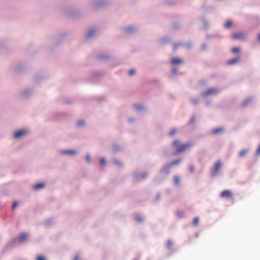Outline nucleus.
I'll return each instance as SVG.
<instances>
[{
	"mask_svg": "<svg viewBox=\"0 0 260 260\" xmlns=\"http://www.w3.org/2000/svg\"><path fill=\"white\" fill-rule=\"evenodd\" d=\"M172 145L176 149L174 154H177L183 152L191 147L192 143H187L186 144H181L178 140H175L172 143Z\"/></svg>",
	"mask_w": 260,
	"mask_h": 260,
	"instance_id": "obj_1",
	"label": "nucleus"
},
{
	"mask_svg": "<svg viewBox=\"0 0 260 260\" xmlns=\"http://www.w3.org/2000/svg\"><path fill=\"white\" fill-rule=\"evenodd\" d=\"M222 166L220 160H218L214 165L213 170L212 172V175L215 176L217 175Z\"/></svg>",
	"mask_w": 260,
	"mask_h": 260,
	"instance_id": "obj_2",
	"label": "nucleus"
},
{
	"mask_svg": "<svg viewBox=\"0 0 260 260\" xmlns=\"http://www.w3.org/2000/svg\"><path fill=\"white\" fill-rule=\"evenodd\" d=\"M219 91L216 88H209L205 92L202 93L204 96H207L210 94H217Z\"/></svg>",
	"mask_w": 260,
	"mask_h": 260,
	"instance_id": "obj_3",
	"label": "nucleus"
},
{
	"mask_svg": "<svg viewBox=\"0 0 260 260\" xmlns=\"http://www.w3.org/2000/svg\"><path fill=\"white\" fill-rule=\"evenodd\" d=\"M220 196L222 198L229 199L232 198L233 194L231 191L229 190H224L220 193Z\"/></svg>",
	"mask_w": 260,
	"mask_h": 260,
	"instance_id": "obj_4",
	"label": "nucleus"
},
{
	"mask_svg": "<svg viewBox=\"0 0 260 260\" xmlns=\"http://www.w3.org/2000/svg\"><path fill=\"white\" fill-rule=\"evenodd\" d=\"M28 132L26 130H21L17 131L15 133L14 137L15 138H19L22 136H25Z\"/></svg>",
	"mask_w": 260,
	"mask_h": 260,
	"instance_id": "obj_5",
	"label": "nucleus"
},
{
	"mask_svg": "<svg viewBox=\"0 0 260 260\" xmlns=\"http://www.w3.org/2000/svg\"><path fill=\"white\" fill-rule=\"evenodd\" d=\"M232 37L235 40H243L245 38V35L243 33H235L232 35Z\"/></svg>",
	"mask_w": 260,
	"mask_h": 260,
	"instance_id": "obj_6",
	"label": "nucleus"
},
{
	"mask_svg": "<svg viewBox=\"0 0 260 260\" xmlns=\"http://www.w3.org/2000/svg\"><path fill=\"white\" fill-rule=\"evenodd\" d=\"M27 238V234L23 233L21 234L18 237V241L20 242H24L26 240Z\"/></svg>",
	"mask_w": 260,
	"mask_h": 260,
	"instance_id": "obj_7",
	"label": "nucleus"
},
{
	"mask_svg": "<svg viewBox=\"0 0 260 260\" xmlns=\"http://www.w3.org/2000/svg\"><path fill=\"white\" fill-rule=\"evenodd\" d=\"M183 61L181 59L177 57H174L171 59V62L173 64H180L183 63Z\"/></svg>",
	"mask_w": 260,
	"mask_h": 260,
	"instance_id": "obj_8",
	"label": "nucleus"
},
{
	"mask_svg": "<svg viewBox=\"0 0 260 260\" xmlns=\"http://www.w3.org/2000/svg\"><path fill=\"white\" fill-rule=\"evenodd\" d=\"M45 186L44 183H38L34 186V189L35 190L40 189L43 188Z\"/></svg>",
	"mask_w": 260,
	"mask_h": 260,
	"instance_id": "obj_9",
	"label": "nucleus"
},
{
	"mask_svg": "<svg viewBox=\"0 0 260 260\" xmlns=\"http://www.w3.org/2000/svg\"><path fill=\"white\" fill-rule=\"evenodd\" d=\"M239 60V57L231 59L228 61V64L232 65L237 63Z\"/></svg>",
	"mask_w": 260,
	"mask_h": 260,
	"instance_id": "obj_10",
	"label": "nucleus"
},
{
	"mask_svg": "<svg viewBox=\"0 0 260 260\" xmlns=\"http://www.w3.org/2000/svg\"><path fill=\"white\" fill-rule=\"evenodd\" d=\"M171 167L168 164L162 168V171L168 174L170 172L169 169Z\"/></svg>",
	"mask_w": 260,
	"mask_h": 260,
	"instance_id": "obj_11",
	"label": "nucleus"
},
{
	"mask_svg": "<svg viewBox=\"0 0 260 260\" xmlns=\"http://www.w3.org/2000/svg\"><path fill=\"white\" fill-rule=\"evenodd\" d=\"M223 131V129L220 127L216 128L212 130V134L213 135H216L218 133H221Z\"/></svg>",
	"mask_w": 260,
	"mask_h": 260,
	"instance_id": "obj_12",
	"label": "nucleus"
},
{
	"mask_svg": "<svg viewBox=\"0 0 260 260\" xmlns=\"http://www.w3.org/2000/svg\"><path fill=\"white\" fill-rule=\"evenodd\" d=\"M181 161V159H177V160L172 161L168 163V164L169 165V166L171 167H172L174 165H177L179 164Z\"/></svg>",
	"mask_w": 260,
	"mask_h": 260,
	"instance_id": "obj_13",
	"label": "nucleus"
},
{
	"mask_svg": "<svg viewBox=\"0 0 260 260\" xmlns=\"http://www.w3.org/2000/svg\"><path fill=\"white\" fill-rule=\"evenodd\" d=\"M248 149H244L241 151L239 153V156L241 157H243L245 156L246 153L248 152Z\"/></svg>",
	"mask_w": 260,
	"mask_h": 260,
	"instance_id": "obj_14",
	"label": "nucleus"
},
{
	"mask_svg": "<svg viewBox=\"0 0 260 260\" xmlns=\"http://www.w3.org/2000/svg\"><path fill=\"white\" fill-rule=\"evenodd\" d=\"M232 24H233V22L231 21L228 20L225 22L224 26L227 28H229L232 27Z\"/></svg>",
	"mask_w": 260,
	"mask_h": 260,
	"instance_id": "obj_15",
	"label": "nucleus"
},
{
	"mask_svg": "<svg viewBox=\"0 0 260 260\" xmlns=\"http://www.w3.org/2000/svg\"><path fill=\"white\" fill-rule=\"evenodd\" d=\"M174 181L176 185H179L180 183V178L178 176L176 175L174 177Z\"/></svg>",
	"mask_w": 260,
	"mask_h": 260,
	"instance_id": "obj_16",
	"label": "nucleus"
},
{
	"mask_svg": "<svg viewBox=\"0 0 260 260\" xmlns=\"http://www.w3.org/2000/svg\"><path fill=\"white\" fill-rule=\"evenodd\" d=\"M63 153L66 154L71 155L75 154L76 151L74 150H66L63 151Z\"/></svg>",
	"mask_w": 260,
	"mask_h": 260,
	"instance_id": "obj_17",
	"label": "nucleus"
},
{
	"mask_svg": "<svg viewBox=\"0 0 260 260\" xmlns=\"http://www.w3.org/2000/svg\"><path fill=\"white\" fill-rule=\"evenodd\" d=\"M172 244H173V243H172V242L171 241V240H168L167 241L166 245L168 248H170L172 247Z\"/></svg>",
	"mask_w": 260,
	"mask_h": 260,
	"instance_id": "obj_18",
	"label": "nucleus"
},
{
	"mask_svg": "<svg viewBox=\"0 0 260 260\" xmlns=\"http://www.w3.org/2000/svg\"><path fill=\"white\" fill-rule=\"evenodd\" d=\"M232 51L235 53H238L240 51V48L238 47H234L232 49Z\"/></svg>",
	"mask_w": 260,
	"mask_h": 260,
	"instance_id": "obj_19",
	"label": "nucleus"
},
{
	"mask_svg": "<svg viewBox=\"0 0 260 260\" xmlns=\"http://www.w3.org/2000/svg\"><path fill=\"white\" fill-rule=\"evenodd\" d=\"M36 260H46V257L42 255H38Z\"/></svg>",
	"mask_w": 260,
	"mask_h": 260,
	"instance_id": "obj_20",
	"label": "nucleus"
},
{
	"mask_svg": "<svg viewBox=\"0 0 260 260\" xmlns=\"http://www.w3.org/2000/svg\"><path fill=\"white\" fill-rule=\"evenodd\" d=\"M198 222H199V218L198 217L194 218L193 220V224L194 225H197L198 224Z\"/></svg>",
	"mask_w": 260,
	"mask_h": 260,
	"instance_id": "obj_21",
	"label": "nucleus"
},
{
	"mask_svg": "<svg viewBox=\"0 0 260 260\" xmlns=\"http://www.w3.org/2000/svg\"><path fill=\"white\" fill-rule=\"evenodd\" d=\"M176 133V130L175 129H173L169 132V135L173 136V135H175Z\"/></svg>",
	"mask_w": 260,
	"mask_h": 260,
	"instance_id": "obj_22",
	"label": "nucleus"
},
{
	"mask_svg": "<svg viewBox=\"0 0 260 260\" xmlns=\"http://www.w3.org/2000/svg\"><path fill=\"white\" fill-rule=\"evenodd\" d=\"M135 73V71L134 70H131L128 72V75L129 76H132Z\"/></svg>",
	"mask_w": 260,
	"mask_h": 260,
	"instance_id": "obj_23",
	"label": "nucleus"
},
{
	"mask_svg": "<svg viewBox=\"0 0 260 260\" xmlns=\"http://www.w3.org/2000/svg\"><path fill=\"white\" fill-rule=\"evenodd\" d=\"M189 170L190 173H192L194 171V167L193 166H190Z\"/></svg>",
	"mask_w": 260,
	"mask_h": 260,
	"instance_id": "obj_24",
	"label": "nucleus"
},
{
	"mask_svg": "<svg viewBox=\"0 0 260 260\" xmlns=\"http://www.w3.org/2000/svg\"><path fill=\"white\" fill-rule=\"evenodd\" d=\"M94 31L93 30H90L88 32V37H91L93 35V34H94Z\"/></svg>",
	"mask_w": 260,
	"mask_h": 260,
	"instance_id": "obj_25",
	"label": "nucleus"
},
{
	"mask_svg": "<svg viewBox=\"0 0 260 260\" xmlns=\"http://www.w3.org/2000/svg\"><path fill=\"white\" fill-rule=\"evenodd\" d=\"M84 122L83 121H79L77 123V124L78 126H82L84 125Z\"/></svg>",
	"mask_w": 260,
	"mask_h": 260,
	"instance_id": "obj_26",
	"label": "nucleus"
},
{
	"mask_svg": "<svg viewBox=\"0 0 260 260\" xmlns=\"http://www.w3.org/2000/svg\"><path fill=\"white\" fill-rule=\"evenodd\" d=\"M100 162L103 164V165H104L105 164V160L104 158H100Z\"/></svg>",
	"mask_w": 260,
	"mask_h": 260,
	"instance_id": "obj_27",
	"label": "nucleus"
},
{
	"mask_svg": "<svg viewBox=\"0 0 260 260\" xmlns=\"http://www.w3.org/2000/svg\"><path fill=\"white\" fill-rule=\"evenodd\" d=\"M73 260H80V255L79 254H76Z\"/></svg>",
	"mask_w": 260,
	"mask_h": 260,
	"instance_id": "obj_28",
	"label": "nucleus"
},
{
	"mask_svg": "<svg viewBox=\"0 0 260 260\" xmlns=\"http://www.w3.org/2000/svg\"><path fill=\"white\" fill-rule=\"evenodd\" d=\"M135 108L136 110H139V109H142V107L139 105H136L135 106Z\"/></svg>",
	"mask_w": 260,
	"mask_h": 260,
	"instance_id": "obj_29",
	"label": "nucleus"
},
{
	"mask_svg": "<svg viewBox=\"0 0 260 260\" xmlns=\"http://www.w3.org/2000/svg\"><path fill=\"white\" fill-rule=\"evenodd\" d=\"M18 203L17 202H15L13 205L12 208L14 210L17 206Z\"/></svg>",
	"mask_w": 260,
	"mask_h": 260,
	"instance_id": "obj_30",
	"label": "nucleus"
},
{
	"mask_svg": "<svg viewBox=\"0 0 260 260\" xmlns=\"http://www.w3.org/2000/svg\"><path fill=\"white\" fill-rule=\"evenodd\" d=\"M177 215L179 217H182L183 216V214L182 212H179L177 213Z\"/></svg>",
	"mask_w": 260,
	"mask_h": 260,
	"instance_id": "obj_31",
	"label": "nucleus"
},
{
	"mask_svg": "<svg viewBox=\"0 0 260 260\" xmlns=\"http://www.w3.org/2000/svg\"><path fill=\"white\" fill-rule=\"evenodd\" d=\"M256 153L257 155L260 154V145L259 146L258 148L257 149Z\"/></svg>",
	"mask_w": 260,
	"mask_h": 260,
	"instance_id": "obj_32",
	"label": "nucleus"
},
{
	"mask_svg": "<svg viewBox=\"0 0 260 260\" xmlns=\"http://www.w3.org/2000/svg\"><path fill=\"white\" fill-rule=\"evenodd\" d=\"M133 28L132 27H128L126 29V31L127 32H130L131 31V30Z\"/></svg>",
	"mask_w": 260,
	"mask_h": 260,
	"instance_id": "obj_33",
	"label": "nucleus"
},
{
	"mask_svg": "<svg viewBox=\"0 0 260 260\" xmlns=\"http://www.w3.org/2000/svg\"><path fill=\"white\" fill-rule=\"evenodd\" d=\"M86 160L87 161H89L90 160V156L89 155H87L86 156Z\"/></svg>",
	"mask_w": 260,
	"mask_h": 260,
	"instance_id": "obj_34",
	"label": "nucleus"
},
{
	"mask_svg": "<svg viewBox=\"0 0 260 260\" xmlns=\"http://www.w3.org/2000/svg\"><path fill=\"white\" fill-rule=\"evenodd\" d=\"M194 120V118L192 117L190 119V122H192Z\"/></svg>",
	"mask_w": 260,
	"mask_h": 260,
	"instance_id": "obj_35",
	"label": "nucleus"
},
{
	"mask_svg": "<svg viewBox=\"0 0 260 260\" xmlns=\"http://www.w3.org/2000/svg\"><path fill=\"white\" fill-rule=\"evenodd\" d=\"M192 102H193L194 103H197V102H198V100H193V101H192Z\"/></svg>",
	"mask_w": 260,
	"mask_h": 260,
	"instance_id": "obj_36",
	"label": "nucleus"
},
{
	"mask_svg": "<svg viewBox=\"0 0 260 260\" xmlns=\"http://www.w3.org/2000/svg\"><path fill=\"white\" fill-rule=\"evenodd\" d=\"M258 39L260 41V34L258 35Z\"/></svg>",
	"mask_w": 260,
	"mask_h": 260,
	"instance_id": "obj_37",
	"label": "nucleus"
},
{
	"mask_svg": "<svg viewBox=\"0 0 260 260\" xmlns=\"http://www.w3.org/2000/svg\"><path fill=\"white\" fill-rule=\"evenodd\" d=\"M146 175H147L146 174H144L143 175L142 178H144V177H145L146 176Z\"/></svg>",
	"mask_w": 260,
	"mask_h": 260,
	"instance_id": "obj_38",
	"label": "nucleus"
},
{
	"mask_svg": "<svg viewBox=\"0 0 260 260\" xmlns=\"http://www.w3.org/2000/svg\"><path fill=\"white\" fill-rule=\"evenodd\" d=\"M246 103H247V101H245V102H244L243 103V105H245V104H246Z\"/></svg>",
	"mask_w": 260,
	"mask_h": 260,
	"instance_id": "obj_39",
	"label": "nucleus"
},
{
	"mask_svg": "<svg viewBox=\"0 0 260 260\" xmlns=\"http://www.w3.org/2000/svg\"><path fill=\"white\" fill-rule=\"evenodd\" d=\"M16 240H17V239H15L13 240V242H15Z\"/></svg>",
	"mask_w": 260,
	"mask_h": 260,
	"instance_id": "obj_40",
	"label": "nucleus"
}]
</instances>
